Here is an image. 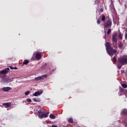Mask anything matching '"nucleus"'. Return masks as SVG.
I'll list each match as a JSON object with an SVG mask.
<instances>
[{
    "mask_svg": "<svg viewBox=\"0 0 127 127\" xmlns=\"http://www.w3.org/2000/svg\"><path fill=\"white\" fill-rule=\"evenodd\" d=\"M105 47H106L107 53L111 57H113L114 54L117 53V50L114 49V48L111 46V44L109 42H106Z\"/></svg>",
    "mask_w": 127,
    "mask_h": 127,
    "instance_id": "obj_1",
    "label": "nucleus"
},
{
    "mask_svg": "<svg viewBox=\"0 0 127 127\" xmlns=\"http://www.w3.org/2000/svg\"><path fill=\"white\" fill-rule=\"evenodd\" d=\"M118 63L122 65H127V56L124 55L118 59Z\"/></svg>",
    "mask_w": 127,
    "mask_h": 127,
    "instance_id": "obj_2",
    "label": "nucleus"
},
{
    "mask_svg": "<svg viewBox=\"0 0 127 127\" xmlns=\"http://www.w3.org/2000/svg\"><path fill=\"white\" fill-rule=\"evenodd\" d=\"M112 24H113L112 19L109 18L103 24L104 28H111L112 27Z\"/></svg>",
    "mask_w": 127,
    "mask_h": 127,
    "instance_id": "obj_3",
    "label": "nucleus"
},
{
    "mask_svg": "<svg viewBox=\"0 0 127 127\" xmlns=\"http://www.w3.org/2000/svg\"><path fill=\"white\" fill-rule=\"evenodd\" d=\"M38 113L39 114L38 117L41 119H43V118H47V117H48V114L45 113V112H43L42 110H39Z\"/></svg>",
    "mask_w": 127,
    "mask_h": 127,
    "instance_id": "obj_4",
    "label": "nucleus"
},
{
    "mask_svg": "<svg viewBox=\"0 0 127 127\" xmlns=\"http://www.w3.org/2000/svg\"><path fill=\"white\" fill-rule=\"evenodd\" d=\"M118 33L117 32H114L112 34V41L113 43H118Z\"/></svg>",
    "mask_w": 127,
    "mask_h": 127,
    "instance_id": "obj_5",
    "label": "nucleus"
},
{
    "mask_svg": "<svg viewBox=\"0 0 127 127\" xmlns=\"http://www.w3.org/2000/svg\"><path fill=\"white\" fill-rule=\"evenodd\" d=\"M9 71V68L7 67L0 71V77H2L1 75H5V74H7V73H8V71Z\"/></svg>",
    "mask_w": 127,
    "mask_h": 127,
    "instance_id": "obj_6",
    "label": "nucleus"
},
{
    "mask_svg": "<svg viewBox=\"0 0 127 127\" xmlns=\"http://www.w3.org/2000/svg\"><path fill=\"white\" fill-rule=\"evenodd\" d=\"M43 93V91H36L33 95L35 97H37V96H40L42 93Z\"/></svg>",
    "mask_w": 127,
    "mask_h": 127,
    "instance_id": "obj_7",
    "label": "nucleus"
},
{
    "mask_svg": "<svg viewBox=\"0 0 127 127\" xmlns=\"http://www.w3.org/2000/svg\"><path fill=\"white\" fill-rule=\"evenodd\" d=\"M2 105L3 106H4L6 108H10V107H11V103L10 102L3 103Z\"/></svg>",
    "mask_w": 127,
    "mask_h": 127,
    "instance_id": "obj_8",
    "label": "nucleus"
},
{
    "mask_svg": "<svg viewBox=\"0 0 127 127\" xmlns=\"http://www.w3.org/2000/svg\"><path fill=\"white\" fill-rule=\"evenodd\" d=\"M99 19L101 18V21H105L106 20V16L104 14H102L100 17H99Z\"/></svg>",
    "mask_w": 127,
    "mask_h": 127,
    "instance_id": "obj_9",
    "label": "nucleus"
},
{
    "mask_svg": "<svg viewBox=\"0 0 127 127\" xmlns=\"http://www.w3.org/2000/svg\"><path fill=\"white\" fill-rule=\"evenodd\" d=\"M35 58L37 60H40L41 58V55L39 53L36 54L35 56Z\"/></svg>",
    "mask_w": 127,
    "mask_h": 127,
    "instance_id": "obj_10",
    "label": "nucleus"
},
{
    "mask_svg": "<svg viewBox=\"0 0 127 127\" xmlns=\"http://www.w3.org/2000/svg\"><path fill=\"white\" fill-rule=\"evenodd\" d=\"M3 91H4V92H8V91H10V90H11V88L10 87H3L2 88Z\"/></svg>",
    "mask_w": 127,
    "mask_h": 127,
    "instance_id": "obj_11",
    "label": "nucleus"
},
{
    "mask_svg": "<svg viewBox=\"0 0 127 127\" xmlns=\"http://www.w3.org/2000/svg\"><path fill=\"white\" fill-rule=\"evenodd\" d=\"M118 47L120 49H122L124 47V43L122 41H120V43L118 44Z\"/></svg>",
    "mask_w": 127,
    "mask_h": 127,
    "instance_id": "obj_12",
    "label": "nucleus"
},
{
    "mask_svg": "<svg viewBox=\"0 0 127 127\" xmlns=\"http://www.w3.org/2000/svg\"><path fill=\"white\" fill-rule=\"evenodd\" d=\"M33 101L34 102H36V103H40L41 102L40 98H33Z\"/></svg>",
    "mask_w": 127,
    "mask_h": 127,
    "instance_id": "obj_13",
    "label": "nucleus"
},
{
    "mask_svg": "<svg viewBox=\"0 0 127 127\" xmlns=\"http://www.w3.org/2000/svg\"><path fill=\"white\" fill-rule=\"evenodd\" d=\"M118 37H119L121 40H123V34L120 31H119Z\"/></svg>",
    "mask_w": 127,
    "mask_h": 127,
    "instance_id": "obj_14",
    "label": "nucleus"
},
{
    "mask_svg": "<svg viewBox=\"0 0 127 127\" xmlns=\"http://www.w3.org/2000/svg\"><path fill=\"white\" fill-rule=\"evenodd\" d=\"M122 115H123V116H127V109H124L123 110Z\"/></svg>",
    "mask_w": 127,
    "mask_h": 127,
    "instance_id": "obj_15",
    "label": "nucleus"
},
{
    "mask_svg": "<svg viewBox=\"0 0 127 127\" xmlns=\"http://www.w3.org/2000/svg\"><path fill=\"white\" fill-rule=\"evenodd\" d=\"M29 63V61L27 60H25L23 63V65H27Z\"/></svg>",
    "mask_w": 127,
    "mask_h": 127,
    "instance_id": "obj_16",
    "label": "nucleus"
},
{
    "mask_svg": "<svg viewBox=\"0 0 127 127\" xmlns=\"http://www.w3.org/2000/svg\"><path fill=\"white\" fill-rule=\"evenodd\" d=\"M68 122L70 124H73L74 123V121L73 120V118H70L68 119Z\"/></svg>",
    "mask_w": 127,
    "mask_h": 127,
    "instance_id": "obj_17",
    "label": "nucleus"
},
{
    "mask_svg": "<svg viewBox=\"0 0 127 127\" xmlns=\"http://www.w3.org/2000/svg\"><path fill=\"white\" fill-rule=\"evenodd\" d=\"M42 79H43V77L42 76H38L37 77H36L35 78V81H40V80H41Z\"/></svg>",
    "mask_w": 127,
    "mask_h": 127,
    "instance_id": "obj_18",
    "label": "nucleus"
},
{
    "mask_svg": "<svg viewBox=\"0 0 127 127\" xmlns=\"http://www.w3.org/2000/svg\"><path fill=\"white\" fill-rule=\"evenodd\" d=\"M124 65H125V64H119V63H118V65H117V67H118V69H121V68H122V67L123 66H124Z\"/></svg>",
    "mask_w": 127,
    "mask_h": 127,
    "instance_id": "obj_19",
    "label": "nucleus"
},
{
    "mask_svg": "<svg viewBox=\"0 0 127 127\" xmlns=\"http://www.w3.org/2000/svg\"><path fill=\"white\" fill-rule=\"evenodd\" d=\"M50 119H52L53 120H54L55 119L56 117H55V115L51 114L50 115Z\"/></svg>",
    "mask_w": 127,
    "mask_h": 127,
    "instance_id": "obj_20",
    "label": "nucleus"
},
{
    "mask_svg": "<svg viewBox=\"0 0 127 127\" xmlns=\"http://www.w3.org/2000/svg\"><path fill=\"white\" fill-rule=\"evenodd\" d=\"M121 86L123 87V88H124V89H126L127 88V85L126 83L122 84Z\"/></svg>",
    "mask_w": 127,
    "mask_h": 127,
    "instance_id": "obj_21",
    "label": "nucleus"
},
{
    "mask_svg": "<svg viewBox=\"0 0 127 127\" xmlns=\"http://www.w3.org/2000/svg\"><path fill=\"white\" fill-rule=\"evenodd\" d=\"M46 67H47V64H46L42 66L41 68L43 69H46Z\"/></svg>",
    "mask_w": 127,
    "mask_h": 127,
    "instance_id": "obj_22",
    "label": "nucleus"
},
{
    "mask_svg": "<svg viewBox=\"0 0 127 127\" xmlns=\"http://www.w3.org/2000/svg\"><path fill=\"white\" fill-rule=\"evenodd\" d=\"M10 69L11 70H17V67L15 66L13 67V66H9Z\"/></svg>",
    "mask_w": 127,
    "mask_h": 127,
    "instance_id": "obj_23",
    "label": "nucleus"
},
{
    "mask_svg": "<svg viewBox=\"0 0 127 127\" xmlns=\"http://www.w3.org/2000/svg\"><path fill=\"white\" fill-rule=\"evenodd\" d=\"M125 91V89L122 88V87H119V92H121V93H123Z\"/></svg>",
    "mask_w": 127,
    "mask_h": 127,
    "instance_id": "obj_24",
    "label": "nucleus"
},
{
    "mask_svg": "<svg viewBox=\"0 0 127 127\" xmlns=\"http://www.w3.org/2000/svg\"><path fill=\"white\" fill-rule=\"evenodd\" d=\"M113 61H114V62L115 63H116V62H117V56H115V57H113Z\"/></svg>",
    "mask_w": 127,
    "mask_h": 127,
    "instance_id": "obj_25",
    "label": "nucleus"
},
{
    "mask_svg": "<svg viewBox=\"0 0 127 127\" xmlns=\"http://www.w3.org/2000/svg\"><path fill=\"white\" fill-rule=\"evenodd\" d=\"M111 32H112V29L109 28L107 31L108 35H109L110 34V33H111Z\"/></svg>",
    "mask_w": 127,
    "mask_h": 127,
    "instance_id": "obj_26",
    "label": "nucleus"
},
{
    "mask_svg": "<svg viewBox=\"0 0 127 127\" xmlns=\"http://www.w3.org/2000/svg\"><path fill=\"white\" fill-rule=\"evenodd\" d=\"M29 94H30V91H27L26 92H25V95L26 96H28V95H29Z\"/></svg>",
    "mask_w": 127,
    "mask_h": 127,
    "instance_id": "obj_27",
    "label": "nucleus"
},
{
    "mask_svg": "<svg viewBox=\"0 0 127 127\" xmlns=\"http://www.w3.org/2000/svg\"><path fill=\"white\" fill-rule=\"evenodd\" d=\"M97 24H101V20H100V18H99L97 20Z\"/></svg>",
    "mask_w": 127,
    "mask_h": 127,
    "instance_id": "obj_28",
    "label": "nucleus"
},
{
    "mask_svg": "<svg viewBox=\"0 0 127 127\" xmlns=\"http://www.w3.org/2000/svg\"><path fill=\"white\" fill-rule=\"evenodd\" d=\"M42 77H43L44 78H47V77H48V75L47 74L42 75Z\"/></svg>",
    "mask_w": 127,
    "mask_h": 127,
    "instance_id": "obj_29",
    "label": "nucleus"
},
{
    "mask_svg": "<svg viewBox=\"0 0 127 127\" xmlns=\"http://www.w3.org/2000/svg\"><path fill=\"white\" fill-rule=\"evenodd\" d=\"M26 101H27V102H28L29 103L31 102V99L30 98H27Z\"/></svg>",
    "mask_w": 127,
    "mask_h": 127,
    "instance_id": "obj_30",
    "label": "nucleus"
},
{
    "mask_svg": "<svg viewBox=\"0 0 127 127\" xmlns=\"http://www.w3.org/2000/svg\"><path fill=\"white\" fill-rule=\"evenodd\" d=\"M127 90H126V89H124V90L123 91V94H124V95H126V94L127 93Z\"/></svg>",
    "mask_w": 127,
    "mask_h": 127,
    "instance_id": "obj_31",
    "label": "nucleus"
},
{
    "mask_svg": "<svg viewBox=\"0 0 127 127\" xmlns=\"http://www.w3.org/2000/svg\"><path fill=\"white\" fill-rule=\"evenodd\" d=\"M118 94L119 96H123V92H121V91H119Z\"/></svg>",
    "mask_w": 127,
    "mask_h": 127,
    "instance_id": "obj_32",
    "label": "nucleus"
},
{
    "mask_svg": "<svg viewBox=\"0 0 127 127\" xmlns=\"http://www.w3.org/2000/svg\"><path fill=\"white\" fill-rule=\"evenodd\" d=\"M125 37L126 40H127V33H125Z\"/></svg>",
    "mask_w": 127,
    "mask_h": 127,
    "instance_id": "obj_33",
    "label": "nucleus"
},
{
    "mask_svg": "<svg viewBox=\"0 0 127 127\" xmlns=\"http://www.w3.org/2000/svg\"><path fill=\"white\" fill-rule=\"evenodd\" d=\"M107 35L106 34V33L105 34V36H104V39H105V40H107Z\"/></svg>",
    "mask_w": 127,
    "mask_h": 127,
    "instance_id": "obj_34",
    "label": "nucleus"
},
{
    "mask_svg": "<svg viewBox=\"0 0 127 127\" xmlns=\"http://www.w3.org/2000/svg\"><path fill=\"white\" fill-rule=\"evenodd\" d=\"M121 73H123V74H125V73H126V71H125V70H122Z\"/></svg>",
    "mask_w": 127,
    "mask_h": 127,
    "instance_id": "obj_35",
    "label": "nucleus"
},
{
    "mask_svg": "<svg viewBox=\"0 0 127 127\" xmlns=\"http://www.w3.org/2000/svg\"><path fill=\"white\" fill-rule=\"evenodd\" d=\"M104 11V10L103 9V8H101V9H100V12H103Z\"/></svg>",
    "mask_w": 127,
    "mask_h": 127,
    "instance_id": "obj_36",
    "label": "nucleus"
},
{
    "mask_svg": "<svg viewBox=\"0 0 127 127\" xmlns=\"http://www.w3.org/2000/svg\"><path fill=\"white\" fill-rule=\"evenodd\" d=\"M52 127H58L56 125H53L52 126Z\"/></svg>",
    "mask_w": 127,
    "mask_h": 127,
    "instance_id": "obj_37",
    "label": "nucleus"
},
{
    "mask_svg": "<svg viewBox=\"0 0 127 127\" xmlns=\"http://www.w3.org/2000/svg\"><path fill=\"white\" fill-rule=\"evenodd\" d=\"M114 47H115V48H116V47H117V48H118V46H117V45L114 46Z\"/></svg>",
    "mask_w": 127,
    "mask_h": 127,
    "instance_id": "obj_38",
    "label": "nucleus"
},
{
    "mask_svg": "<svg viewBox=\"0 0 127 127\" xmlns=\"http://www.w3.org/2000/svg\"><path fill=\"white\" fill-rule=\"evenodd\" d=\"M123 124H124V125H126V122H125V121H123Z\"/></svg>",
    "mask_w": 127,
    "mask_h": 127,
    "instance_id": "obj_39",
    "label": "nucleus"
},
{
    "mask_svg": "<svg viewBox=\"0 0 127 127\" xmlns=\"http://www.w3.org/2000/svg\"><path fill=\"white\" fill-rule=\"evenodd\" d=\"M125 96H126V97H127V92H126V93H125Z\"/></svg>",
    "mask_w": 127,
    "mask_h": 127,
    "instance_id": "obj_40",
    "label": "nucleus"
},
{
    "mask_svg": "<svg viewBox=\"0 0 127 127\" xmlns=\"http://www.w3.org/2000/svg\"><path fill=\"white\" fill-rule=\"evenodd\" d=\"M125 7H127V5H125Z\"/></svg>",
    "mask_w": 127,
    "mask_h": 127,
    "instance_id": "obj_41",
    "label": "nucleus"
},
{
    "mask_svg": "<svg viewBox=\"0 0 127 127\" xmlns=\"http://www.w3.org/2000/svg\"><path fill=\"white\" fill-rule=\"evenodd\" d=\"M125 40H124L123 41V42H125Z\"/></svg>",
    "mask_w": 127,
    "mask_h": 127,
    "instance_id": "obj_42",
    "label": "nucleus"
},
{
    "mask_svg": "<svg viewBox=\"0 0 127 127\" xmlns=\"http://www.w3.org/2000/svg\"><path fill=\"white\" fill-rule=\"evenodd\" d=\"M54 70H55V69L53 70V72H54Z\"/></svg>",
    "mask_w": 127,
    "mask_h": 127,
    "instance_id": "obj_43",
    "label": "nucleus"
}]
</instances>
